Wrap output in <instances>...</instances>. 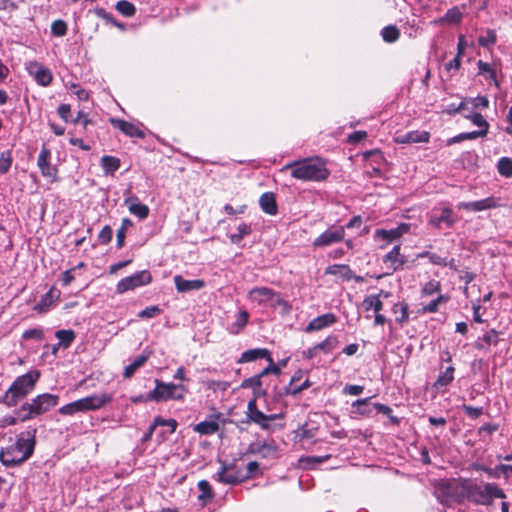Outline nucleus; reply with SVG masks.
Instances as JSON below:
<instances>
[{
  "label": "nucleus",
  "mask_w": 512,
  "mask_h": 512,
  "mask_svg": "<svg viewBox=\"0 0 512 512\" xmlns=\"http://www.w3.org/2000/svg\"><path fill=\"white\" fill-rule=\"evenodd\" d=\"M29 73L34 76L36 82L41 86H48L53 79L51 71L43 65L33 62L28 68Z\"/></svg>",
  "instance_id": "nucleus-14"
},
{
  "label": "nucleus",
  "mask_w": 512,
  "mask_h": 512,
  "mask_svg": "<svg viewBox=\"0 0 512 512\" xmlns=\"http://www.w3.org/2000/svg\"><path fill=\"white\" fill-rule=\"evenodd\" d=\"M362 305L366 311L373 309L375 313L380 312L383 308V302L380 300V295L374 294L366 296Z\"/></svg>",
  "instance_id": "nucleus-30"
},
{
  "label": "nucleus",
  "mask_w": 512,
  "mask_h": 512,
  "mask_svg": "<svg viewBox=\"0 0 512 512\" xmlns=\"http://www.w3.org/2000/svg\"><path fill=\"white\" fill-rule=\"evenodd\" d=\"M219 430L216 420H205L194 426V431L201 435H212Z\"/></svg>",
  "instance_id": "nucleus-27"
},
{
  "label": "nucleus",
  "mask_w": 512,
  "mask_h": 512,
  "mask_svg": "<svg viewBox=\"0 0 512 512\" xmlns=\"http://www.w3.org/2000/svg\"><path fill=\"white\" fill-rule=\"evenodd\" d=\"M498 172L504 177L512 176V159L508 157H502L499 159L497 164Z\"/></svg>",
  "instance_id": "nucleus-42"
},
{
  "label": "nucleus",
  "mask_w": 512,
  "mask_h": 512,
  "mask_svg": "<svg viewBox=\"0 0 512 512\" xmlns=\"http://www.w3.org/2000/svg\"><path fill=\"white\" fill-rule=\"evenodd\" d=\"M377 413L383 414L389 418L391 423L398 425L400 423V419L392 414V408L381 403H375L374 405Z\"/></svg>",
  "instance_id": "nucleus-43"
},
{
  "label": "nucleus",
  "mask_w": 512,
  "mask_h": 512,
  "mask_svg": "<svg viewBox=\"0 0 512 512\" xmlns=\"http://www.w3.org/2000/svg\"><path fill=\"white\" fill-rule=\"evenodd\" d=\"M174 283L177 291L181 293L200 290L205 286V282L203 280H187L184 279L181 275L174 276Z\"/></svg>",
  "instance_id": "nucleus-19"
},
{
  "label": "nucleus",
  "mask_w": 512,
  "mask_h": 512,
  "mask_svg": "<svg viewBox=\"0 0 512 512\" xmlns=\"http://www.w3.org/2000/svg\"><path fill=\"white\" fill-rule=\"evenodd\" d=\"M472 104H473V107L476 109H479V108L484 109L489 106V100L485 96H477L472 99Z\"/></svg>",
  "instance_id": "nucleus-59"
},
{
  "label": "nucleus",
  "mask_w": 512,
  "mask_h": 512,
  "mask_svg": "<svg viewBox=\"0 0 512 512\" xmlns=\"http://www.w3.org/2000/svg\"><path fill=\"white\" fill-rule=\"evenodd\" d=\"M241 387L251 388L257 396L266 394V391L262 389V377L260 374H256L253 377L243 380Z\"/></svg>",
  "instance_id": "nucleus-25"
},
{
  "label": "nucleus",
  "mask_w": 512,
  "mask_h": 512,
  "mask_svg": "<svg viewBox=\"0 0 512 512\" xmlns=\"http://www.w3.org/2000/svg\"><path fill=\"white\" fill-rule=\"evenodd\" d=\"M381 36L385 42L393 43L399 38L400 32L396 26L390 25L382 29Z\"/></svg>",
  "instance_id": "nucleus-40"
},
{
  "label": "nucleus",
  "mask_w": 512,
  "mask_h": 512,
  "mask_svg": "<svg viewBox=\"0 0 512 512\" xmlns=\"http://www.w3.org/2000/svg\"><path fill=\"white\" fill-rule=\"evenodd\" d=\"M477 67L479 75H485L497 88L500 86L499 81L497 80L496 70L489 63L484 62L483 60H478Z\"/></svg>",
  "instance_id": "nucleus-26"
},
{
  "label": "nucleus",
  "mask_w": 512,
  "mask_h": 512,
  "mask_svg": "<svg viewBox=\"0 0 512 512\" xmlns=\"http://www.w3.org/2000/svg\"><path fill=\"white\" fill-rule=\"evenodd\" d=\"M187 389L183 384L162 382V401L183 399Z\"/></svg>",
  "instance_id": "nucleus-15"
},
{
  "label": "nucleus",
  "mask_w": 512,
  "mask_h": 512,
  "mask_svg": "<svg viewBox=\"0 0 512 512\" xmlns=\"http://www.w3.org/2000/svg\"><path fill=\"white\" fill-rule=\"evenodd\" d=\"M370 399L371 398L368 397V398H363V399H357L356 401H354L352 403V408L354 409L353 412L356 414L362 415V416L370 415L371 410L368 407Z\"/></svg>",
  "instance_id": "nucleus-35"
},
{
  "label": "nucleus",
  "mask_w": 512,
  "mask_h": 512,
  "mask_svg": "<svg viewBox=\"0 0 512 512\" xmlns=\"http://www.w3.org/2000/svg\"><path fill=\"white\" fill-rule=\"evenodd\" d=\"M295 381H296V377L294 376V377H292L289 386L285 388V394H289V395H293V396L297 395L300 392H302L303 390L310 387V385H311L308 379H306L300 385H296Z\"/></svg>",
  "instance_id": "nucleus-39"
},
{
  "label": "nucleus",
  "mask_w": 512,
  "mask_h": 512,
  "mask_svg": "<svg viewBox=\"0 0 512 512\" xmlns=\"http://www.w3.org/2000/svg\"><path fill=\"white\" fill-rule=\"evenodd\" d=\"M462 136H463V140H474V139H477L479 137H484L486 136V130H477V131H472V132H464V133H461Z\"/></svg>",
  "instance_id": "nucleus-60"
},
{
  "label": "nucleus",
  "mask_w": 512,
  "mask_h": 512,
  "mask_svg": "<svg viewBox=\"0 0 512 512\" xmlns=\"http://www.w3.org/2000/svg\"><path fill=\"white\" fill-rule=\"evenodd\" d=\"M500 206L499 199L493 196L473 202H459L457 208L470 212H480Z\"/></svg>",
  "instance_id": "nucleus-11"
},
{
  "label": "nucleus",
  "mask_w": 512,
  "mask_h": 512,
  "mask_svg": "<svg viewBox=\"0 0 512 512\" xmlns=\"http://www.w3.org/2000/svg\"><path fill=\"white\" fill-rule=\"evenodd\" d=\"M270 352L265 348L249 349L242 353L238 363L253 362L257 359L269 358Z\"/></svg>",
  "instance_id": "nucleus-23"
},
{
  "label": "nucleus",
  "mask_w": 512,
  "mask_h": 512,
  "mask_svg": "<svg viewBox=\"0 0 512 512\" xmlns=\"http://www.w3.org/2000/svg\"><path fill=\"white\" fill-rule=\"evenodd\" d=\"M430 134L426 131H410L397 137V142L402 144L426 143L429 141Z\"/></svg>",
  "instance_id": "nucleus-22"
},
{
  "label": "nucleus",
  "mask_w": 512,
  "mask_h": 512,
  "mask_svg": "<svg viewBox=\"0 0 512 512\" xmlns=\"http://www.w3.org/2000/svg\"><path fill=\"white\" fill-rule=\"evenodd\" d=\"M51 151L44 144L37 159V166L41 171L43 177L55 179L58 170L55 165L51 163Z\"/></svg>",
  "instance_id": "nucleus-10"
},
{
  "label": "nucleus",
  "mask_w": 512,
  "mask_h": 512,
  "mask_svg": "<svg viewBox=\"0 0 512 512\" xmlns=\"http://www.w3.org/2000/svg\"><path fill=\"white\" fill-rule=\"evenodd\" d=\"M112 239V229L110 226L106 225L100 231L98 235V240L102 244H108Z\"/></svg>",
  "instance_id": "nucleus-56"
},
{
  "label": "nucleus",
  "mask_w": 512,
  "mask_h": 512,
  "mask_svg": "<svg viewBox=\"0 0 512 512\" xmlns=\"http://www.w3.org/2000/svg\"><path fill=\"white\" fill-rule=\"evenodd\" d=\"M461 19H462V13L459 10V8L452 7L445 13V15L442 18L435 20L434 23L438 24V23L446 22V23L457 24L461 21Z\"/></svg>",
  "instance_id": "nucleus-31"
},
{
  "label": "nucleus",
  "mask_w": 512,
  "mask_h": 512,
  "mask_svg": "<svg viewBox=\"0 0 512 512\" xmlns=\"http://www.w3.org/2000/svg\"><path fill=\"white\" fill-rule=\"evenodd\" d=\"M364 391V387L360 385L347 384L343 388V393L346 395H360Z\"/></svg>",
  "instance_id": "nucleus-57"
},
{
  "label": "nucleus",
  "mask_w": 512,
  "mask_h": 512,
  "mask_svg": "<svg viewBox=\"0 0 512 512\" xmlns=\"http://www.w3.org/2000/svg\"><path fill=\"white\" fill-rule=\"evenodd\" d=\"M456 222L457 219L454 217L453 211L449 207L442 208L439 216L433 215L429 218V225L437 229H441L443 225L447 228H452Z\"/></svg>",
  "instance_id": "nucleus-12"
},
{
  "label": "nucleus",
  "mask_w": 512,
  "mask_h": 512,
  "mask_svg": "<svg viewBox=\"0 0 512 512\" xmlns=\"http://www.w3.org/2000/svg\"><path fill=\"white\" fill-rule=\"evenodd\" d=\"M197 486L201 492L198 496V500L202 505H206L207 502L211 501L214 497L211 485L207 480H201L198 482Z\"/></svg>",
  "instance_id": "nucleus-29"
},
{
  "label": "nucleus",
  "mask_w": 512,
  "mask_h": 512,
  "mask_svg": "<svg viewBox=\"0 0 512 512\" xmlns=\"http://www.w3.org/2000/svg\"><path fill=\"white\" fill-rule=\"evenodd\" d=\"M110 123L114 128L119 129L121 132H123L125 135L129 137H144V133L135 124L131 122H127L122 119L111 118Z\"/></svg>",
  "instance_id": "nucleus-18"
},
{
  "label": "nucleus",
  "mask_w": 512,
  "mask_h": 512,
  "mask_svg": "<svg viewBox=\"0 0 512 512\" xmlns=\"http://www.w3.org/2000/svg\"><path fill=\"white\" fill-rule=\"evenodd\" d=\"M454 371L453 366L447 367L446 370L438 376L435 385L440 387L448 386L454 379Z\"/></svg>",
  "instance_id": "nucleus-36"
},
{
  "label": "nucleus",
  "mask_w": 512,
  "mask_h": 512,
  "mask_svg": "<svg viewBox=\"0 0 512 512\" xmlns=\"http://www.w3.org/2000/svg\"><path fill=\"white\" fill-rule=\"evenodd\" d=\"M101 166L106 174L114 173L120 167V160L113 156H103L101 158Z\"/></svg>",
  "instance_id": "nucleus-33"
},
{
  "label": "nucleus",
  "mask_w": 512,
  "mask_h": 512,
  "mask_svg": "<svg viewBox=\"0 0 512 512\" xmlns=\"http://www.w3.org/2000/svg\"><path fill=\"white\" fill-rule=\"evenodd\" d=\"M465 117L470 119L474 125L480 127V130H486V134L488 133L489 124L480 113H473Z\"/></svg>",
  "instance_id": "nucleus-47"
},
{
  "label": "nucleus",
  "mask_w": 512,
  "mask_h": 512,
  "mask_svg": "<svg viewBox=\"0 0 512 512\" xmlns=\"http://www.w3.org/2000/svg\"><path fill=\"white\" fill-rule=\"evenodd\" d=\"M259 205L262 211L268 215L274 216L278 212V205L276 202L275 194L272 192H265L260 196Z\"/></svg>",
  "instance_id": "nucleus-21"
},
{
  "label": "nucleus",
  "mask_w": 512,
  "mask_h": 512,
  "mask_svg": "<svg viewBox=\"0 0 512 512\" xmlns=\"http://www.w3.org/2000/svg\"><path fill=\"white\" fill-rule=\"evenodd\" d=\"M22 338L24 340H31V339H35V340H42L44 338V332L42 329H39V328H33V329H29V330H26L23 334H22Z\"/></svg>",
  "instance_id": "nucleus-51"
},
{
  "label": "nucleus",
  "mask_w": 512,
  "mask_h": 512,
  "mask_svg": "<svg viewBox=\"0 0 512 512\" xmlns=\"http://www.w3.org/2000/svg\"><path fill=\"white\" fill-rule=\"evenodd\" d=\"M125 204L128 206L130 213L134 214L140 219H144L148 216V207L144 204L139 203L136 197L127 198L125 200Z\"/></svg>",
  "instance_id": "nucleus-24"
},
{
  "label": "nucleus",
  "mask_w": 512,
  "mask_h": 512,
  "mask_svg": "<svg viewBox=\"0 0 512 512\" xmlns=\"http://www.w3.org/2000/svg\"><path fill=\"white\" fill-rule=\"evenodd\" d=\"M249 314L247 311H241L236 319V322L234 323V326L237 327L236 332H238L240 329H242L248 322Z\"/></svg>",
  "instance_id": "nucleus-58"
},
{
  "label": "nucleus",
  "mask_w": 512,
  "mask_h": 512,
  "mask_svg": "<svg viewBox=\"0 0 512 512\" xmlns=\"http://www.w3.org/2000/svg\"><path fill=\"white\" fill-rule=\"evenodd\" d=\"M274 296H276V292L268 287H255L249 291L250 300L259 305L273 300Z\"/></svg>",
  "instance_id": "nucleus-20"
},
{
  "label": "nucleus",
  "mask_w": 512,
  "mask_h": 512,
  "mask_svg": "<svg viewBox=\"0 0 512 512\" xmlns=\"http://www.w3.org/2000/svg\"><path fill=\"white\" fill-rule=\"evenodd\" d=\"M247 418L249 421L257 424L263 430H273L275 426L271 422L283 417L282 413L266 415L257 408L256 399H251L247 405Z\"/></svg>",
  "instance_id": "nucleus-7"
},
{
  "label": "nucleus",
  "mask_w": 512,
  "mask_h": 512,
  "mask_svg": "<svg viewBox=\"0 0 512 512\" xmlns=\"http://www.w3.org/2000/svg\"><path fill=\"white\" fill-rule=\"evenodd\" d=\"M236 230H237V232L231 234L229 236V239H230L231 243H233L235 245H240L242 239L251 234L252 227H251V224L243 222L237 226Z\"/></svg>",
  "instance_id": "nucleus-28"
},
{
  "label": "nucleus",
  "mask_w": 512,
  "mask_h": 512,
  "mask_svg": "<svg viewBox=\"0 0 512 512\" xmlns=\"http://www.w3.org/2000/svg\"><path fill=\"white\" fill-rule=\"evenodd\" d=\"M481 338L487 346H495L499 342L498 332L495 329L487 331Z\"/></svg>",
  "instance_id": "nucleus-53"
},
{
  "label": "nucleus",
  "mask_w": 512,
  "mask_h": 512,
  "mask_svg": "<svg viewBox=\"0 0 512 512\" xmlns=\"http://www.w3.org/2000/svg\"><path fill=\"white\" fill-rule=\"evenodd\" d=\"M498 478L504 476L506 479L512 474V465L499 464L497 465Z\"/></svg>",
  "instance_id": "nucleus-63"
},
{
  "label": "nucleus",
  "mask_w": 512,
  "mask_h": 512,
  "mask_svg": "<svg viewBox=\"0 0 512 512\" xmlns=\"http://www.w3.org/2000/svg\"><path fill=\"white\" fill-rule=\"evenodd\" d=\"M337 318L333 313H326L312 319L305 327V332L311 333L320 331L326 327L331 326L336 322Z\"/></svg>",
  "instance_id": "nucleus-16"
},
{
  "label": "nucleus",
  "mask_w": 512,
  "mask_h": 512,
  "mask_svg": "<svg viewBox=\"0 0 512 512\" xmlns=\"http://www.w3.org/2000/svg\"><path fill=\"white\" fill-rule=\"evenodd\" d=\"M440 287V282L431 280L423 286L422 294L425 296L433 295L434 293L440 291Z\"/></svg>",
  "instance_id": "nucleus-52"
},
{
  "label": "nucleus",
  "mask_w": 512,
  "mask_h": 512,
  "mask_svg": "<svg viewBox=\"0 0 512 512\" xmlns=\"http://www.w3.org/2000/svg\"><path fill=\"white\" fill-rule=\"evenodd\" d=\"M58 396L44 393L33 398L31 402H25L15 414L21 422L33 419L49 411L57 405Z\"/></svg>",
  "instance_id": "nucleus-5"
},
{
  "label": "nucleus",
  "mask_w": 512,
  "mask_h": 512,
  "mask_svg": "<svg viewBox=\"0 0 512 512\" xmlns=\"http://www.w3.org/2000/svg\"><path fill=\"white\" fill-rule=\"evenodd\" d=\"M410 230V224L408 223H401L397 227L386 230V229H377L375 231V237L381 238L382 240L386 241L387 243H390L394 240L399 239L402 235L409 232Z\"/></svg>",
  "instance_id": "nucleus-13"
},
{
  "label": "nucleus",
  "mask_w": 512,
  "mask_h": 512,
  "mask_svg": "<svg viewBox=\"0 0 512 512\" xmlns=\"http://www.w3.org/2000/svg\"><path fill=\"white\" fill-rule=\"evenodd\" d=\"M447 297L439 295L436 299L432 300L428 305L424 306L423 311L428 313H436L439 309V305L445 302Z\"/></svg>",
  "instance_id": "nucleus-50"
},
{
  "label": "nucleus",
  "mask_w": 512,
  "mask_h": 512,
  "mask_svg": "<svg viewBox=\"0 0 512 512\" xmlns=\"http://www.w3.org/2000/svg\"><path fill=\"white\" fill-rule=\"evenodd\" d=\"M367 137V133L365 131H355L349 135L348 139L351 143H357L362 141Z\"/></svg>",
  "instance_id": "nucleus-64"
},
{
  "label": "nucleus",
  "mask_w": 512,
  "mask_h": 512,
  "mask_svg": "<svg viewBox=\"0 0 512 512\" xmlns=\"http://www.w3.org/2000/svg\"><path fill=\"white\" fill-rule=\"evenodd\" d=\"M12 164V153L10 150L3 151L0 155V174L9 171Z\"/></svg>",
  "instance_id": "nucleus-46"
},
{
  "label": "nucleus",
  "mask_w": 512,
  "mask_h": 512,
  "mask_svg": "<svg viewBox=\"0 0 512 512\" xmlns=\"http://www.w3.org/2000/svg\"><path fill=\"white\" fill-rule=\"evenodd\" d=\"M268 362H269V365L267 367H265L259 374L260 376L263 378L264 376L270 374V373H273L275 375H278L280 374V368L279 366L275 365L271 355L269 354V358H265Z\"/></svg>",
  "instance_id": "nucleus-54"
},
{
  "label": "nucleus",
  "mask_w": 512,
  "mask_h": 512,
  "mask_svg": "<svg viewBox=\"0 0 512 512\" xmlns=\"http://www.w3.org/2000/svg\"><path fill=\"white\" fill-rule=\"evenodd\" d=\"M497 41L496 32L492 29H488L486 31V35L480 36L478 38V43L480 46L489 48L493 46Z\"/></svg>",
  "instance_id": "nucleus-45"
},
{
  "label": "nucleus",
  "mask_w": 512,
  "mask_h": 512,
  "mask_svg": "<svg viewBox=\"0 0 512 512\" xmlns=\"http://www.w3.org/2000/svg\"><path fill=\"white\" fill-rule=\"evenodd\" d=\"M52 299L53 290L50 289L41 297L40 301L35 305L34 310L38 311L39 313L48 311L50 305L52 304Z\"/></svg>",
  "instance_id": "nucleus-37"
},
{
  "label": "nucleus",
  "mask_w": 512,
  "mask_h": 512,
  "mask_svg": "<svg viewBox=\"0 0 512 512\" xmlns=\"http://www.w3.org/2000/svg\"><path fill=\"white\" fill-rule=\"evenodd\" d=\"M317 430V427H310L308 423H305L298 429V436L300 439H312L316 436Z\"/></svg>",
  "instance_id": "nucleus-48"
},
{
  "label": "nucleus",
  "mask_w": 512,
  "mask_h": 512,
  "mask_svg": "<svg viewBox=\"0 0 512 512\" xmlns=\"http://www.w3.org/2000/svg\"><path fill=\"white\" fill-rule=\"evenodd\" d=\"M40 377L38 370H31L24 375L18 376L10 388L0 398V402L7 406H15L17 403L31 393Z\"/></svg>",
  "instance_id": "nucleus-4"
},
{
  "label": "nucleus",
  "mask_w": 512,
  "mask_h": 512,
  "mask_svg": "<svg viewBox=\"0 0 512 512\" xmlns=\"http://www.w3.org/2000/svg\"><path fill=\"white\" fill-rule=\"evenodd\" d=\"M462 410L465 412V414L472 418L477 419L483 414V408L482 407H473L471 405H462Z\"/></svg>",
  "instance_id": "nucleus-55"
},
{
  "label": "nucleus",
  "mask_w": 512,
  "mask_h": 512,
  "mask_svg": "<svg viewBox=\"0 0 512 512\" xmlns=\"http://www.w3.org/2000/svg\"><path fill=\"white\" fill-rule=\"evenodd\" d=\"M151 281V274L147 270L137 272L131 276L121 279L117 286V293H124L137 287L144 286Z\"/></svg>",
  "instance_id": "nucleus-8"
},
{
  "label": "nucleus",
  "mask_w": 512,
  "mask_h": 512,
  "mask_svg": "<svg viewBox=\"0 0 512 512\" xmlns=\"http://www.w3.org/2000/svg\"><path fill=\"white\" fill-rule=\"evenodd\" d=\"M147 361V356L140 355L138 356L131 364L125 367L124 369V377L130 378L135 371L140 368Z\"/></svg>",
  "instance_id": "nucleus-38"
},
{
  "label": "nucleus",
  "mask_w": 512,
  "mask_h": 512,
  "mask_svg": "<svg viewBox=\"0 0 512 512\" xmlns=\"http://www.w3.org/2000/svg\"><path fill=\"white\" fill-rule=\"evenodd\" d=\"M429 261L434 264V265H439V266H448L450 265L447 261V258L445 257H441L440 255L436 254V253H432L430 255V258H429Z\"/></svg>",
  "instance_id": "nucleus-62"
},
{
  "label": "nucleus",
  "mask_w": 512,
  "mask_h": 512,
  "mask_svg": "<svg viewBox=\"0 0 512 512\" xmlns=\"http://www.w3.org/2000/svg\"><path fill=\"white\" fill-rule=\"evenodd\" d=\"M36 432V428H29L22 432L14 443L2 448L0 460L3 465L12 467L27 461L34 452Z\"/></svg>",
  "instance_id": "nucleus-1"
},
{
  "label": "nucleus",
  "mask_w": 512,
  "mask_h": 512,
  "mask_svg": "<svg viewBox=\"0 0 512 512\" xmlns=\"http://www.w3.org/2000/svg\"><path fill=\"white\" fill-rule=\"evenodd\" d=\"M112 401L110 394L91 395L66 404L59 409L62 415H74L78 412L98 410Z\"/></svg>",
  "instance_id": "nucleus-6"
},
{
  "label": "nucleus",
  "mask_w": 512,
  "mask_h": 512,
  "mask_svg": "<svg viewBox=\"0 0 512 512\" xmlns=\"http://www.w3.org/2000/svg\"><path fill=\"white\" fill-rule=\"evenodd\" d=\"M56 338L59 340L58 346L68 348L74 341L76 335L73 330H58L55 333Z\"/></svg>",
  "instance_id": "nucleus-32"
},
{
  "label": "nucleus",
  "mask_w": 512,
  "mask_h": 512,
  "mask_svg": "<svg viewBox=\"0 0 512 512\" xmlns=\"http://www.w3.org/2000/svg\"><path fill=\"white\" fill-rule=\"evenodd\" d=\"M57 112H58V115L60 116V118H62L64 121L67 122L70 117L71 107L69 104H61L58 107Z\"/></svg>",
  "instance_id": "nucleus-61"
},
{
  "label": "nucleus",
  "mask_w": 512,
  "mask_h": 512,
  "mask_svg": "<svg viewBox=\"0 0 512 512\" xmlns=\"http://www.w3.org/2000/svg\"><path fill=\"white\" fill-rule=\"evenodd\" d=\"M345 237V227H332L320 234L313 242L315 247H326L341 242Z\"/></svg>",
  "instance_id": "nucleus-9"
},
{
  "label": "nucleus",
  "mask_w": 512,
  "mask_h": 512,
  "mask_svg": "<svg viewBox=\"0 0 512 512\" xmlns=\"http://www.w3.org/2000/svg\"><path fill=\"white\" fill-rule=\"evenodd\" d=\"M283 169H291V176L301 181L321 182L330 175L326 162L320 157L293 161L286 164Z\"/></svg>",
  "instance_id": "nucleus-2"
},
{
  "label": "nucleus",
  "mask_w": 512,
  "mask_h": 512,
  "mask_svg": "<svg viewBox=\"0 0 512 512\" xmlns=\"http://www.w3.org/2000/svg\"><path fill=\"white\" fill-rule=\"evenodd\" d=\"M400 249V244L395 245L383 258V262L388 264L393 272L402 268L406 262L405 256L400 253Z\"/></svg>",
  "instance_id": "nucleus-17"
},
{
  "label": "nucleus",
  "mask_w": 512,
  "mask_h": 512,
  "mask_svg": "<svg viewBox=\"0 0 512 512\" xmlns=\"http://www.w3.org/2000/svg\"><path fill=\"white\" fill-rule=\"evenodd\" d=\"M462 491L467 500L476 505L490 506L495 498H506L505 492L495 483L477 484L466 480Z\"/></svg>",
  "instance_id": "nucleus-3"
},
{
  "label": "nucleus",
  "mask_w": 512,
  "mask_h": 512,
  "mask_svg": "<svg viewBox=\"0 0 512 512\" xmlns=\"http://www.w3.org/2000/svg\"><path fill=\"white\" fill-rule=\"evenodd\" d=\"M117 11L125 17H131L135 14V6L126 0H121L116 4Z\"/></svg>",
  "instance_id": "nucleus-44"
},
{
  "label": "nucleus",
  "mask_w": 512,
  "mask_h": 512,
  "mask_svg": "<svg viewBox=\"0 0 512 512\" xmlns=\"http://www.w3.org/2000/svg\"><path fill=\"white\" fill-rule=\"evenodd\" d=\"M67 32V24L63 20H55L51 25V33L54 36L61 37Z\"/></svg>",
  "instance_id": "nucleus-49"
},
{
  "label": "nucleus",
  "mask_w": 512,
  "mask_h": 512,
  "mask_svg": "<svg viewBox=\"0 0 512 512\" xmlns=\"http://www.w3.org/2000/svg\"><path fill=\"white\" fill-rule=\"evenodd\" d=\"M392 311L396 314V322L404 323L409 319L408 305L404 302L396 303L392 307Z\"/></svg>",
  "instance_id": "nucleus-34"
},
{
  "label": "nucleus",
  "mask_w": 512,
  "mask_h": 512,
  "mask_svg": "<svg viewBox=\"0 0 512 512\" xmlns=\"http://www.w3.org/2000/svg\"><path fill=\"white\" fill-rule=\"evenodd\" d=\"M338 345V339L336 336H328L324 341L316 344V348L318 351H323L324 353H330L333 349H335Z\"/></svg>",
  "instance_id": "nucleus-41"
}]
</instances>
